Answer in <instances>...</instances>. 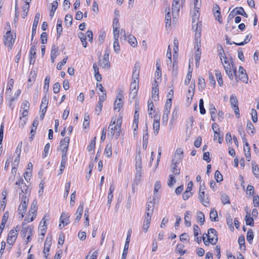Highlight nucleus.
I'll return each instance as SVG.
<instances>
[{
  "mask_svg": "<svg viewBox=\"0 0 259 259\" xmlns=\"http://www.w3.org/2000/svg\"><path fill=\"white\" fill-rule=\"evenodd\" d=\"M14 81L13 79H11L9 82L7 88V91H6V94L9 96H11V90L13 87Z\"/></svg>",
  "mask_w": 259,
  "mask_h": 259,
  "instance_id": "a19ab883",
  "label": "nucleus"
},
{
  "mask_svg": "<svg viewBox=\"0 0 259 259\" xmlns=\"http://www.w3.org/2000/svg\"><path fill=\"white\" fill-rule=\"evenodd\" d=\"M214 179L218 183H219L223 181V176L219 170L215 171L214 173Z\"/></svg>",
  "mask_w": 259,
  "mask_h": 259,
  "instance_id": "49530a36",
  "label": "nucleus"
},
{
  "mask_svg": "<svg viewBox=\"0 0 259 259\" xmlns=\"http://www.w3.org/2000/svg\"><path fill=\"white\" fill-rule=\"evenodd\" d=\"M254 127L253 124L250 121H248L247 123V126H246V131L247 132L250 134L249 133V130H251V134L253 135L254 134Z\"/></svg>",
  "mask_w": 259,
  "mask_h": 259,
  "instance_id": "c03bdc74",
  "label": "nucleus"
},
{
  "mask_svg": "<svg viewBox=\"0 0 259 259\" xmlns=\"http://www.w3.org/2000/svg\"><path fill=\"white\" fill-rule=\"evenodd\" d=\"M25 223H22V229L21 231V235L23 238H24L27 234H30L32 233L33 227L32 226H29L25 227Z\"/></svg>",
  "mask_w": 259,
  "mask_h": 259,
  "instance_id": "f8f14e48",
  "label": "nucleus"
},
{
  "mask_svg": "<svg viewBox=\"0 0 259 259\" xmlns=\"http://www.w3.org/2000/svg\"><path fill=\"white\" fill-rule=\"evenodd\" d=\"M18 236L17 231L11 229L8 234L7 243L13 245Z\"/></svg>",
  "mask_w": 259,
  "mask_h": 259,
  "instance_id": "9d476101",
  "label": "nucleus"
},
{
  "mask_svg": "<svg viewBox=\"0 0 259 259\" xmlns=\"http://www.w3.org/2000/svg\"><path fill=\"white\" fill-rule=\"evenodd\" d=\"M52 244V238L51 237H47L44 244V249L43 250L45 255V257L47 258L48 253L50 251V247Z\"/></svg>",
  "mask_w": 259,
  "mask_h": 259,
  "instance_id": "ddd939ff",
  "label": "nucleus"
},
{
  "mask_svg": "<svg viewBox=\"0 0 259 259\" xmlns=\"http://www.w3.org/2000/svg\"><path fill=\"white\" fill-rule=\"evenodd\" d=\"M223 66H224V68L225 70V71H226L227 74L228 75L229 78L231 80H233L234 76H233V74L230 64H225V65H224Z\"/></svg>",
  "mask_w": 259,
  "mask_h": 259,
  "instance_id": "4be33fe9",
  "label": "nucleus"
},
{
  "mask_svg": "<svg viewBox=\"0 0 259 259\" xmlns=\"http://www.w3.org/2000/svg\"><path fill=\"white\" fill-rule=\"evenodd\" d=\"M49 102V97L47 96V95H45L42 99L41 104L40 105V111L41 110L42 108L45 109V112H46L47 107H48V104Z\"/></svg>",
  "mask_w": 259,
  "mask_h": 259,
  "instance_id": "a211bd4d",
  "label": "nucleus"
},
{
  "mask_svg": "<svg viewBox=\"0 0 259 259\" xmlns=\"http://www.w3.org/2000/svg\"><path fill=\"white\" fill-rule=\"evenodd\" d=\"M123 102L122 100H115L114 102V110H118L119 111L121 108L123 106Z\"/></svg>",
  "mask_w": 259,
  "mask_h": 259,
  "instance_id": "79ce46f5",
  "label": "nucleus"
},
{
  "mask_svg": "<svg viewBox=\"0 0 259 259\" xmlns=\"http://www.w3.org/2000/svg\"><path fill=\"white\" fill-rule=\"evenodd\" d=\"M170 110L168 109H164L163 114L162 118V121L163 123L166 124L168 119V115L169 114Z\"/></svg>",
  "mask_w": 259,
  "mask_h": 259,
  "instance_id": "2f4dec72",
  "label": "nucleus"
},
{
  "mask_svg": "<svg viewBox=\"0 0 259 259\" xmlns=\"http://www.w3.org/2000/svg\"><path fill=\"white\" fill-rule=\"evenodd\" d=\"M159 89H152V96L154 101H157L159 99Z\"/></svg>",
  "mask_w": 259,
  "mask_h": 259,
  "instance_id": "37998d69",
  "label": "nucleus"
},
{
  "mask_svg": "<svg viewBox=\"0 0 259 259\" xmlns=\"http://www.w3.org/2000/svg\"><path fill=\"white\" fill-rule=\"evenodd\" d=\"M40 18V14L39 13H36L34 17V19L33 21V23L32 25V30L31 33V41L32 42L33 40L34 37L36 34V28L38 24L39 19Z\"/></svg>",
  "mask_w": 259,
  "mask_h": 259,
  "instance_id": "1a4fd4ad",
  "label": "nucleus"
},
{
  "mask_svg": "<svg viewBox=\"0 0 259 259\" xmlns=\"http://www.w3.org/2000/svg\"><path fill=\"white\" fill-rule=\"evenodd\" d=\"M184 247V245L182 244H178L176 247V250L177 252H178L179 253H181V255H182L184 254L185 253H186V250H183V248Z\"/></svg>",
  "mask_w": 259,
  "mask_h": 259,
  "instance_id": "864d4df0",
  "label": "nucleus"
},
{
  "mask_svg": "<svg viewBox=\"0 0 259 259\" xmlns=\"http://www.w3.org/2000/svg\"><path fill=\"white\" fill-rule=\"evenodd\" d=\"M197 220L200 222V225H202L205 221V217L202 211H198L197 213Z\"/></svg>",
  "mask_w": 259,
  "mask_h": 259,
  "instance_id": "c85d7f7f",
  "label": "nucleus"
},
{
  "mask_svg": "<svg viewBox=\"0 0 259 259\" xmlns=\"http://www.w3.org/2000/svg\"><path fill=\"white\" fill-rule=\"evenodd\" d=\"M244 152L245 154V156L247 161H250V147L249 146L248 147H246V148L245 146H244Z\"/></svg>",
  "mask_w": 259,
  "mask_h": 259,
  "instance_id": "6e6d98bb",
  "label": "nucleus"
},
{
  "mask_svg": "<svg viewBox=\"0 0 259 259\" xmlns=\"http://www.w3.org/2000/svg\"><path fill=\"white\" fill-rule=\"evenodd\" d=\"M70 138L69 137H66L63 139L61 140L60 146L62 152L67 153L68 149Z\"/></svg>",
  "mask_w": 259,
  "mask_h": 259,
  "instance_id": "9b49d317",
  "label": "nucleus"
},
{
  "mask_svg": "<svg viewBox=\"0 0 259 259\" xmlns=\"http://www.w3.org/2000/svg\"><path fill=\"white\" fill-rule=\"evenodd\" d=\"M50 80V77L49 76H47L45 80V83L44 86V90L46 93H47L49 91Z\"/></svg>",
  "mask_w": 259,
  "mask_h": 259,
  "instance_id": "3c124183",
  "label": "nucleus"
},
{
  "mask_svg": "<svg viewBox=\"0 0 259 259\" xmlns=\"http://www.w3.org/2000/svg\"><path fill=\"white\" fill-rule=\"evenodd\" d=\"M252 172L255 177L257 178L259 176V168L255 163H252Z\"/></svg>",
  "mask_w": 259,
  "mask_h": 259,
  "instance_id": "bf43d9fd",
  "label": "nucleus"
},
{
  "mask_svg": "<svg viewBox=\"0 0 259 259\" xmlns=\"http://www.w3.org/2000/svg\"><path fill=\"white\" fill-rule=\"evenodd\" d=\"M69 217L70 216L68 213L65 212L62 213L60 218V224L59 225V227H61V224H63V227L60 228V229H62L64 227L67 226L69 223Z\"/></svg>",
  "mask_w": 259,
  "mask_h": 259,
  "instance_id": "4468645a",
  "label": "nucleus"
},
{
  "mask_svg": "<svg viewBox=\"0 0 259 259\" xmlns=\"http://www.w3.org/2000/svg\"><path fill=\"white\" fill-rule=\"evenodd\" d=\"M65 23L67 27L70 26L72 24V16L70 14H67L65 17Z\"/></svg>",
  "mask_w": 259,
  "mask_h": 259,
  "instance_id": "72a5a7b5",
  "label": "nucleus"
},
{
  "mask_svg": "<svg viewBox=\"0 0 259 259\" xmlns=\"http://www.w3.org/2000/svg\"><path fill=\"white\" fill-rule=\"evenodd\" d=\"M37 43V41L34 42L33 45H32L30 48V50L29 52V56H32L34 57H36V48L35 47V44Z\"/></svg>",
  "mask_w": 259,
  "mask_h": 259,
  "instance_id": "a18cd8bd",
  "label": "nucleus"
},
{
  "mask_svg": "<svg viewBox=\"0 0 259 259\" xmlns=\"http://www.w3.org/2000/svg\"><path fill=\"white\" fill-rule=\"evenodd\" d=\"M198 16L197 15L196 13H194V14L193 16L192 24V29L195 32V39L197 41L198 40V39L200 37L201 30V28H200V26H198Z\"/></svg>",
  "mask_w": 259,
  "mask_h": 259,
  "instance_id": "7ed1b4c3",
  "label": "nucleus"
},
{
  "mask_svg": "<svg viewBox=\"0 0 259 259\" xmlns=\"http://www.w3.org/2000/svg\"><path fill=\"white\" fill-rule=\"evenodd\" d=\"M211 127H212V128L213 131V132H214V141L215 140V138H216V135H219L220 134V133L219 132H217V130H219V125L217 123H213L212 124V125H211Z\"/></svg>",
  "mask_w": 259,
  "mask_h": 259,
  "instance_id": "5fc2aeb1",
  "label": "nucleus"
},
{
  "mask_svg": "<svg viewBox=\"0 0 259 259\" xmlns=\"http://www.w3.org/2000/svg\"><path fill=\"white\" fill-rule=\"evenodd\" d=\"M205 197V192L204 191H199V200L200 202L205 207L208 206V204L209 203V201L208 200V198H207L206 200H204Z\"/></svg>",
  "mask_w": 259,
  "mask_h": 259,
  "instance_id": "f3484780",
  "label": "nucleus"
},
{
  "mask_svg": "<svg viewBox=\"0 0 259 259\" xmlns=\"http://www.w3.org/2000/svg\"><path fill=\"white\" fill-rule=\"evenodd\" d=\"M239 7H236L230 12L228 17V22H229L230 20H232L235 17V16L240 14V13H237L239 12Z\"/></svg>",
  "mask_w": 259,
  "mask_h": 259,
  "instance_id": "b1692460",
  "label": "nucleus"
},
{
  "mask_svg": "<svg viewBox=\"0 0 259 259\" xmlns=\"http://www.w3.org/2000/svg\"><path fill=\"white\" fill-rule=\"evenodd\" d=\"M104 153L106 155L107 157L109 158L112 155V144L111 143L107 144Z\"/></svg>",
  "mask_w": 259,
  "mask_h": 259,
  "instance_id": "cd10ccee",
  "label": "nucleus"
},
{
  "mask_svg": "<svg viewBox=\"0 0 259 259\" xmlns=\"http://www.w3.org/2000/svg\"><path fill=\"white\" fill-rule=\"evenodd\" d=\"M237 79L242 81L243 82L247 83L248 80V77L246 71L238 73Z\"/></svg>",
  "mask_w": 259,
  "mask_h": 259,
  "instance_id": "6ab92c4d",
  "label": "nucleus"
},
{
  "mask_svg": "<svg viewBox=\"0 0 259 259\" xmlns=\"http://www.w3.org/2000/svg\"><path fill=\"white\" fill-rule=\"evenodd\" d=\"M159 118L158 119L155 118L153 122V128L154 130V134L157 135L159 131Z\"/></svg>",
  "mask_w": 259,
  "mask_h": 259,
  "instance_id": "c756f323",
  "label": "nucleus"
},
{
  "mask_svg": "<svg viewBox=\"0 0 259 259\" xmlns=\"http://www.w3.org/2000/svg\"><path fill=\"white\" fill-rule=\"evenodd\" d=\"M36 77V73L35 71L31 70L29 73V77L28 80V85H32Z\"/></svg>",
  "mask_w": 259,
  "mask_h": 259,
  "instance_id": "a878e982",
  "label": "nucleus"
},
{
  "mask_svg": "<svg viewBox=\"0 0 259 259\" xmlns=\"http://www.w3.org/2000/svg\"><path fill=\"white\" fill-rule=\"evenodd\" d=\"M21 199V202L20 205H25V206L27 207V204L28 203V199L27 198V196H24V195H22Z\"/></svg>",
  "mask_w": 259,
  "mask_h": 259,
  "instance_id": "0e129e2a",
  "label": "nucleus"
},
{
  "mask_svg": "<svg viewBox=\"0 0 259 259\" xmlns=\"http://www.w3.org/2000/svg\"><path fill=\"white\" fill-rule=\"evenodd\" d=\"M62 20L58 19L57 21V38L58 39L62 32Z\"/></svg>",
  "mask_w": 259,
  "mask_h": 259,
  "instance_id": "5701e85b",
  "label": "nucleus"
},
{
  "mask_svg": "<svg viewBox=\"0 0 259 259\" xmlns=\"http://www.w3.org/2000/svg\"><path fill=\"white\" fill-rule=\"evenodd\" d=\"M58 6V3L57 1H54L52 3V9L50 12V16L51 18H52L55 14V12Z\"/></svg>",
  "mask_w": 259,
  "mask_h": 259,
  "instance_id": "c9c22d12",
  "label": "nucleus"
},
{
  "mask_svg": "<svg viewBox=\"0 0 259 259\" xmlns=\"http://www.w3.org/2000/svg\"><path fill=\"white\" fill-rule=\"evenodd\" d=\"M180 0H173L172 4V12L174 13V12L178 13L180 10Z\"/></svg>",
  "mask_w": 259,
  "mask_h": 259,
  "instance_id": "393cba45",
  "label": "nucleus"
},
{
  "mask_svg": "<svg viewBox=\"0 0 259 259\" xmlns=\"http://www.w3.org/2000/svg\"><path fill=\"white\" fill-rule=\"evenodd\" d=\"M212 12L213 13L214 16L215 17L216 20H217L220 23H222V21L221 20L220 9L219 6L217 4H215L214 5H213L212 8Z\"/></svg>",
  "mask_w": 259,
  "mask_h": 259,
  "instance_id": "2eb2a0df",
  "label": "nucleus"
},
{
  "mask_svg": "<svg viewBox=\"0 0 259 259\" xmlns=\"http://www.w3.org/2000/svg\"><path fill=\"white\" fill-rule=\"evenodd\" d=\"M37 210V202L36 200H33L31 203V208L29 212L33 214L32 215H36L35 214Z\"/></svg>",
  "mask_w": 259,
  "mask_h": 259,
  "instance_id": "58836bf2",
  "label": "nucleus"
},
{
  "mask_svg": "<svg viewBox=\"0 0 259 259\" xmlns=\"http://www.w3.org/2000/svg\"><path fill=\"white\" fill-rule=\"evenodd\" d=\"M16 185H18L21 190V192L19 193V198L22 196V195L24 196L29 195L30 194V190L29 189L28 187L24 182L22 179H19L16 183Z\"/></svg>",
  "mask_w": 259,
  "mask_h": 259,
  "instance_id": "f03ea898",
  "label": "nucleus"
},
{
  "mask_svg": "<svg viewBox=\"0 0 259 259\" xmlns=\"http://www.w3.org/2000/svg\"><path fill=\"white\" fill-rule=\"evenodd\" d=\"M109 51L106 50L105 52L103 59L100 62V65L104 69H108L110 67L109 62Z\"/></svg>",
  "mask_w": 259,
  "mask_h": 259,
  "instance_id": "423d86ee",
  "label": "nucleus"
},
{
  "mask_svg": "<svg viewBox=\"0 0 259 259\" xmlns=\"http://www.w3.org/2000/svg\"><path fill=\"white\" fill-rule=\"evenodd\" d=\"M46 32H42L40 35V41L42 44H45L47 42L48 37Z\"/></svg>",
  "mask_w": 259,
  "mask_h": 259,
  "instance_id": "680f3d73",
  "label": "nucleus"
},
{
  "mask_svg": "<svg viewBox=\"0 0 259 259\" xmlns=\"http://www.w3.org/2000/svg\"><path fill=\"white\" fill-rule=\"evenodd\" d=\"M253 237H254L253 232L252 229H248L247 233L246 239H247V241L250 244H251L252 243Z\"/></svg>",
  "mask_w": 259,
  "mask_h": 259,
  "instance_id": "e433bc0d",
  "label": "nucleus"
},
{
  "mask_svg": "<svg viewBox=\"0 0 259 259\" xmlns=\"http://www.w3.org/2000/svg\"><path fill=\"white\" fill-rule=\"evenodd\" d=\"M68 59V57H66L64 58L62 61L59 62L57 65V69L59 70H61L62 67L66 63V62Z\"/></svg>",
  "mask_w": 259,
  "mask_h": 259,
  "instance_id": "4d7b16f0",
  "label": "nucleus"
},
{
  "mask_svg": "<svg viewBox=\"0 0 259 259\" xmlns=\"http://www.w3.org/2000/svg\"><path fill=\"white\" fill-rule=\"evenodd\" d=\"M167 13L165 15V25L166 27H167L168 25L170 26L171 25L170 22H171V15L170 13V9L169 8H168Z\"/></svg>",
  "mask_w": 259,
  "mask_h": 259,
  "instance_id": "473e14b6",
  "label": "nucleus"
},
{
  "mask_svg": "<svg viewBox=\"0 0 259 259\" xmlns=\"http://www.w3.org/2000/svg\"><path fill=\"white\" fill-rule=\"evenodd\" d=\"M178 74V62L175 60V55H174V61L172 69V77L173 79L177 78Z\"/></svg>",
  "mask_w": 259,
  "mask_h": 259,
  "instance_id": "dca6fc26",
  "label": "nucleus"
},
{
  "mask_svg": "<svg viewBox=\"0 0 259 259\" xmlns=\"http://www.w3.org/2000/svg\"><path fill=\"white\" fill-rule=\"evenodd\" d=\"M190 211H187L185 213L184 221L186 226L190 227L191 225V222L189 221V215H190Z\"/></svg>",
  "mask_w": 259,
  "mask_h": 259,
  "instance_id": "603ef678",
  "label": "nucleus"
},
{
  "mask_svg": "<svg viewBox=\"0 0 259 259\" xmlns=\"http://www.w3.org/2000/svg\"><path fill=\"white\" fill-rule=\"evenodd\" d=\"M175 158H176V156ZM181 159L182 158L180 157L179 159H175V158H174L172 160L171 170L175 175H179L180 174V169L177 168V165L180 163Z\"/></svg>",
  "mask_w": 259,
  "mask_h": 259,
  "instance_id": "0eeeda50",
  "label": "nucleus"
},
{
  "mask_svg": "<svg viewBox=\"0 0 259 259\" xmlns=\"http://www.w3.org/2000/svg\"><path fill=\"white\" fill-rule=\"evenodd\" d=\"M230 102L232 108L238 106V100L235 95L231 96Z\"/></svg>",
  "mask_w": 259,
  "mask_h": 259,
  "instance_id": "f704fd0d",
  "label": "nucleus"
},
{
  "mask_svg": "<svg viewBox=\"0 0 259 259\" xmlns=\"http://www.w3.org/2000/svg\"><path fill=\"white\" fill-rule=\"evenodd\" d=\"M215 76L218 84L220 86L222 87L223 84V80L221 72L219 70H215Z\"/></svg>",
  "mask_w": 259,
  "mask_h": 259,
  "instance_id": "4c0bfd02",
  "label": "nucleus"
},
{
  "mask_svg": "<svg viewBox=\"0 0 259 259\" xmlns=\"http://www.w3.org/2000/svg\"><path fill=\"white\" fill-rule=\"evenodd\" d=\"M221 201H222V202L224 204H230V203L229 197L226 194H223L222 195V196H221Z\"/></svg>",
  "mask_w": 259,
  "mask_h": 259,
  "instance_id": "09e8293b",
  "label": "nucleus"
},
{
  "mask_svg": "<svg viewBox=\"0 0 259 259\" xmlns=\"http://www.w3.org/2000/svg\"><path fill=\"white\" fill-rule=\"evenodd\" d=\"M176 183V179L174 176L172 175H170L169 176V180L168 181V185L169 187L173 186L174 184Z\"/></svg>",
  "mask_w": 259,
  "mask_h": 259,
  "instance_id": "338daca9",
  "label": "nucleus"
},
{
  "mask_svg": "<svg viewBox=\"0 0 259 259\" xmlns=\"http://www.w3.org/2000/svg\"><path fill=\"white\" fill-rule=\"evenodd\" d=\"M254 188L253 186L248 185L246 188V194L252 195L254 194Z\"/></svg>",
  "mask_w": 259,
  "mask_h": 259,
  "instance_id": "69168bd1",
  "label": "nucleus"
},
{
  "mask_svg": "<svg viewBox=\"0 0 259 259\" xmlns=\"http://www.w3.org/2000/svg\"><path fill=\"white\" fill-rule=\"evenodd\" d=\"M199 109H200V113L201 114H204L206 112L205 109L204 107V102L202 99H200L199 100Z\"/></svg>",
  "mask_w": 259,
  "mask_h": 259,
  "instance_id": "13d9d810",
  "label": "nucleus"
},
{
  "mask_svg": "<svg viewBox=\"0 0 259 259\" xmlns=\"http://www.w3.org/2000/svg\"><path fill=\"white\" fill-rule=\"evenodd\" d=\"M26 206H25V205H20L18 208V212L20 214H22V218L24 217V214L25 213L26 209Z\"/></svg>",
  "mask_w": 259,
  "mask_h": 259,
  "instance_id": "052dcab7",
  "label": "nucleus"
},
{
  "mask_svg": "<svg viewBox=\"0 0 259 259\" xmlns=\"http://www.w3.org/2000/svg\"><path fill=\"white\" fill-rule=\"evenodd\" d=\"M58 50V47L55 45L52 46L51 53V59L52 63L54 62L55 59L57 56Z\"/></svg>",
  "mask_w": 259,
  "mask_h": 259,
  "instance_id": "412c9836",
  "label": "nucleus"
},
{
  "mask_svg": "<svg viewBox=\"0 0 259 259\" xmlns=\"http://www.w3.org/2000/svg\"><path fill=\"white\" fill-rule=\"evenodd\" d=\"M139 82L137 81H132L131 85H130V97L134 98L137 95L138 87H139Z\"/></svg>",
  "mask_w": 259,
  "mask_h": 259,
  "instance_id": "6e6552de",
  "label": "nucleus"
},
{
  "mask_svg": "<svg viewBox=\"0 0 259 259\" xmlns=\"http://www.w3.org/2000/svg\"><path fill=\"white\" fill-rule=\"evenodd\" d=\"M253 204L255 207L259 206V196L258 195H255L253 197Z\"/></svg>",
  "mask_w": 259,
  "mask_h": 259,
  "instance_id": "774afa93",
  "label": "nucleus"
},
{
  "mask_svg": "<svg viewBox=\"0 0 259 259\" xmlns=\"http://www.w3.org/2000/svg\"><path fill=\"white\" fill-rule=\"evenodd\" d=\"M4 44L6 46L8 45L11 49L15 42L16 36H15V37H14L11 34V29L7 31L6 35L4 36Z\"/></svg>",
  "mask_w": 259,
  "mask_h": 259,
  "instance_id": "39448f33",
  "label": "nucleus"
},
{
  "mask_svg": "<svg viewBox=\"0 0 259 259\" xmlns=\"http://www.w3.org/2000/svg\"><path fill=\"white\" fill-rule=\"evenodd\" d=\"M204 235H206V237L203 235L202 240L205 245H208L209 243L215 245L217 243L218 241V234L215 229L209 228L208 230V233Z\"/></svg>",
  "mask_w": 259,
  "mask_h": 259,
  "instance_id": "f257e3e1",
  "label": "nucleus"
},
{
  "mask_svg": "<svg viewBox=\"0 0 259 259\" xmlns=\"http://www.w3.org/2000/svg\"><path fill=\"white\" fill-rule=\"evenodd\" d=\"M113 48L114 52L118 54L120 51V45L118 39H114L113 42Z\"/></svg>",
  "mask_w": 259,
  "mask_h": 259,
  "instance_id": "8fccbe9b",
  "label": "nucleus"
},
{
  "mask_svg": "<svg viewBox=\"0 0 259 259\" xmlns=\"http://www.w3.org/2000/svg\"><path fill=\"white\" fill-rule=\"evenodd\" d=\"M128 41L133 47H135L137 45V41L136 37L132 35L128 36Z\"/></svg>",
  "mask_w": 259,
  "mask_h": 259,
  "instance_id": "ea45409f",
  "label": "nucleus"
},
{
  "mask_svg": "<svg viewBox=\"0 0 259 259\" xmlns=\"http://www.w3.org/2000/svg\"><path fill=\"white\" fill-rule=\"evenodd\" d=\"M150 203L151 204V205L147 204L146 206V213L143 222L145 223L150 224L151 223V216L153 212L154 202H152L150 201Z\"/></svg>",
  "mask_w": 259,
  "mask_h": 259,
  "instance_id": "20e7f679",
  "label": "nucleus"
},
{
  "mask_svg": "<svg viewBox=\"0 0 259 259\" xmlns=\"http://www.w3.org/2000/svg\"><path fill=\"white\" fill-rule=\"evenodd\" d=\"M198 87L199 89H201L202 90L204 89L206 87L205 79L203 77H199Z\"/></svg>",
  "mask_w": 259,
  "mask_h": 259,
  "instance_id": "de8ad7c7",
  "label": "nucleus"
},
{
  "mask_svg": "<svg viewBox=\"0 0 259 259\" xmlns=\"http://www.w3.org/2000/svg\"><path fill=\"white\" fill-rule=\"evenodd\" d=\"M78 37L80 38L82 45L84 48H86L87 47V41L86 40V36L83 33L79 32L78 34Z\"/></svg>",
  "mask_w": 259,
  "mask_h": 259,
  "instance_id": "7c9ffc66",
  "label": "nucleus"
},
{
  "mask_svg": "<svg viewBox=\"0 0 259 259\" xmlns=\"http://www.w3.org/2000/svg\"><path fill=\"white\" fill-rule=\"evenodd\" d=\"M210 219L211 220V221H213V222H218L219 221L218 212H217V210H215L214 208L210 210Z\"/></svg>",
  "mask_w": 259,
  "mask_h": 259,
  "instance_id": "bb28decb",
  "label": "nucleus"
},
{
  "mask_svg": "<svg viewBox=\"0 0 259 259\" xmlns=\"http://www.w3.org/2000/svg\"><path fill=\"white\" fill-rule=\"evenodd\" d=\"M245 220L246 225L253 227L254 226V220L252 218L250 217V213L249 212H247V214L245 217Z\"/></svg>",
  "mask_w": 259,
  "mask_h": 259,
  "instance_id": "aec40b11",
  "label": "nucleus"
},
{
  "mask_svg": "<svg viewBox=\"0 0 259 259\" xmlns=\"http://www.w3.org/2000/svg\"><path fill=\"white\" fill-rule=\"evenodd\" d=\"M96 137H95L92 140V141L90 143V145L88 146V150L89 151H92V150L94 149L96 146Z\"/></svg>",
  "mask_w": 259,
  "mask_h": 259,
  "instance_id": "e2e57ef3",
  "label": "nucleus"
}]
</instances>
